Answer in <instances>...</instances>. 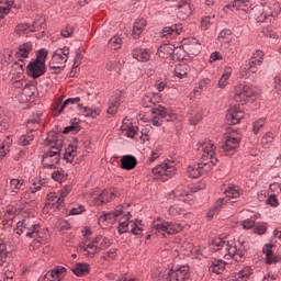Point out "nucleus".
I'll list each match as a JSON object with an SVG mask.
<instances>
[{
    "label": "nucleus",
    "mask_w": 281,
    "mask_h": 281,
    "mask_svg": "<svg viewBox=\"0 0 281 281\" xmlns=\"http://www.w3.org/2000/svg\"><path fill=\"white\" fill-rule=\"evenodd\" d=\"M52 178H53V180L59 181V183H61L63 181L67 180L68 173H66V171L63 169H58V170L53 171Z\"/></svg>",
    "instance_id": "nucleus-49"
},
{
    "label": "nucleus",
    "mask_w": 281,
    "mask_h": 281,
    "mask_svg": "<svg viewBox=\"0 0 281 281\" xmlns=\"http://www.w3.org/2000/svg\"><path fill=\"white\" fill-rule=\"evenodd\" d=\"M274 90L277 91V94L281 97V74L274 77Z\"/></svg>",
    "instance_id": "nucleus-64"
},
{
    "label": "nucleus",
    "mask_w": 281,
    "mask_h": 281,
    "mask_svg": "<svg viewBox=\"0 0 281 281\" xmlns=\"http://www.w3.org/2000/svg\"><path fill=\"white\" fill-rule=\"evenodd\" d=\"M151 173H154V177L158 180L166 181L168 178H172L177 173V167L175 161L166 160L151 168Z\"/></svg>",
    "instance_id": "nucleus-6"
},
{
    "label": "nucleus",
    "mask_w": 281,
    "mask_h": 281,
    "mask_svg": "<svg viewBox=\"0 0 281 281\" xmlns=\"http://www.w3.org/2000/svg\"><path fill=\"white\" fill-rule=\"evenodd\" d=\"M36 91L35 86L27 85L26 81H24V87L21 92L18 94V100L20 103H27V100H32V97H34Z\"/></svg>",
    "instance_id": "nucleus-19"
},
{
    "label": "nucleus",
    "mask_w": 281,
    "mask_h": 281,
    "mask_svg": "<svg viewBox=\"0 0 281 281\" xmlns=\"http://www.w3.org/2000/svg\"><path fill=\"white\" fill-rule=\"evenodd\" d=\"M161 156V148H155L151 150V154L149 155V164H153L155 160L159 159Z\"/></svg>",
    "instance_id": "nucleus-62"
},
{
    "label": "nucleus",
    "mask_w": 281,
    "mask_h": 281,
    "mask_svg": "<svg viewBox=\"0 0 281 281\" xmlns=\"http://www.w3.org/2000/svg\"><path fill=\"white\" fill-rule=\"evenodd\" d=\"M34 140V134L30 132L27 135H22L19 138V145L20 146H30V144Z\"/></svg>",
    "instance_id": "nucleus-53"
},
{
    "label": "nucleus",
    "mask_w": 281,
    "mask_h": 281,
    "mask_svg": "<svg viewBox=\"0 0 281 281\" xmlns=\"http://www.w3.org/2000/svg\"><path fill=\"white\" fill-rule=\"evenodd\" d=\"M151 55H153V52L149 50L148 48L138 47L132 50V57H134L138 61H148L150 60Z\"/></svg>",
    "instance_id": "nucleus-27"
},
{
    "label": "nucleus",
    "mask_w": 281,
    "mask_h": 281,
    "mask_svg": "<svg viewBox=\"0 0 281 281\" xmlns=\"http://www.w3.org/2000/svg\"><path fill=\"white\" fill-rule=\"evenodd\" d=\"M233 70L231 66H226L225 70L222 74V77L218 81V87L220 88H225L228 85V80L232 77Z\"/></svg>",
    "instance_id": "nucleus-38"
},
{
    "label": "nucleus",
    "mask_w": 281,
    "mask_h": 281,
    "mask_svg": "<svg viewBox=\"0 0 281 281\" xmlns=\"http://www.w3.org/2000/svg\"><path fill=\"white\" fill-rule=\"evenodd\" d=\"M14 4V0H0V14H8Z\"/></svg>",
    "instance_id": "nucleus-50"
},
{
    "label": "nucleus",
    "mask_w": 281,
    "mask_h": 281,
    "mask_svg": "<svg viewBox=\"0 0 281 281\" xmlns=\"http://www.w3.org/2000/svg\"><path fill=\"white\" fill-rule=\"evenodd\" d=\"M47 57H48V50H45V48H42L40 52H37V58L27 65L29 75L31 77L40 78L42 77V75L45 74L46 71L45 61Z\"/></svg>",
    "instance_id": "nucleus-5"
},
{
    "label": "nucleus",
    "mask_w": 281,
    "mask_h": 281,
    "mask_svg": "<svg viewBox=\"0 0 281 281\" xmlns=\"http://www.w3.org/2000/svg\"><path fill=\"white\" fill-rule=\"evenodd\" d=\"M112 241L103 235H98L92 241H85L82 247L90 256L101 252V250L108 249Z\"/></svg>",
    "instance_id": "nucleus-8"
},
{
    "label": "nucleus",
    "mask_w": 281,
    "mask_h": 281,
    "mask_svg": "<svg viewBox=\"0 0 281 281\" xmlns=\"http://www.w3.org/2000/svg\"><path fill=\"white\" fill-rule=\"evenodd\" d=\"M273 140H274V136H273L272 132H268L261 138V144H263V145L271 144V143H273Z\"/></svg>",
    "instance_id": "nucleus-63"
},
{
    "label": "nucleus",
    "mask_w": 281,
    "mask_h": 281,
    "mask_svg": "<svg viewBox=\"0 0 281 281\" xmlns=\"http://www.w3.org/2000/svg\"><path fill=\"white\" fill-rule=\"evenodd\" d=\"M182 31L183 27L181 24H175L170 27H164V31L160 33V37L175 38L177 35H180Z\"/></svg>",
    "instance_id": "nucleus-28"
},
{
    "label": "nucleus",
    "mask_w": 281,
    "mask_h": 281,
    "mask_svg": "<svg viewBox=\"0 0 281 281\" xmlns=\"http://www.w3.org/2000/svg\"><path fill=\"white\" fill-rule=\"evenodd\" d=\"M40 27L41 29H45V19L44 18L36 19L33 22V25H30V24H18L15 26V32L19 35L30 34V32H34V31H36V29H40Z\"/></svg>",
    "instance_id": "nucleus-16"
},
{
    "label": "nucleus",
    "mask_w": 281,
    "mask_h": 281,
    "mask_svg": "<svg viewBox=\"0 0 281 281\" xmlns=\"http://www.w3.org/2000/svg\"><path fill=\"white\" fill-rule=\"evenodd\" d=\"M72 272L77 277L88 276L90 272V266L88 263H76L72 268Z\"/></svg>",
    "instance_id": "nucleus-37"
},
{
    "label": "nucleus",
    "mask_w": 281,
    "mask_h": 281,
    "mask_svg": "<svg viewBox=\"0 0 281 281\" xmlns=\"http://www.w3.org/2000/svg\"><path fill=\"white\" fill-rule=\"evenodd\" d=\"M54 134H49L46 142L50 145L49 151L43 155L42 164L46 168H55L60 161V153L64 147V140L61 138H53Z\"/></svg>",
    "instance_id": "nucleus-4"
},
{
    "label": "nucleus",
    "mask_w": 281,
    "mask_h": 281,
    "mask_svg": "<svg viewBox=\"0 0 281 281\" xmlns=\"http://www.w3.org/2000/svg\"><path fill=\"white\" fill-rule=\"evenodd\" d=\"M231 40H232V31H229L228 29H225L220 32L217 41L221 44H229Z\"/></svg>",
    "instance_id": "nucleus-47"
},
{
    "label": "nucleus",
    "mask_w": 281,
    "mask_h": 281,
    "mask_svg": "<svg viewBox=\"0 0 281 281\" xmlns=\"http://www.w3.org/2000/svg\"><path fill=\"white\" fill-rule=\"evenodd\" d=\"M245 116V112L240 108V105H234L229 108L226 114V121L228 124H239L243 117Z\"/></svg>",
    "instance_id": "nucleus-17"
},
{
    "label": "nucleus",
    "mask_w": 281,
    "mask_h": 281,
    "mask_svg": "<svg viewBox=\"0 0 281 281\" xmlns=\"http://www.w3.org/2000/svg\"><path fill=\"white\" fill-rule=\"evenodd\" d=\"M227 9L249 12L250 9H252L251 0H235L232 4H226L224 11H226Z\"/></svg>",
    "instance_id": "nucleus-23"
},
{
    "label": "nucleus",
    "mask_w": 281,
    "mask_h": 281,
    "mask_svg": "<svg viewBox=\"0 0 281 281\" xmlns=\"http://www.w3.org/2000/svg\"><path fill=\"white\" fill-rule=\"evenodd\" d=\"M147 25L146 19H138L137 21L134 22V27L132 31V36L134 38H139L143 32L145 31Z\"/></svg>",
    "instance_id": "nucleus-34"
},
{
    "label": "nucleus",
    "mask_w": 281,
    "mask_h": 281,
    "mask_svg": "<svg viewBox=\"0 0 281 281\" xmlns=\"http://www.w3.org/2000/svg\"><path fill=\"white\" fill-rule=\"evenodd\" d=\"M10 119L3 114V109L0 108V133H5L10 127Z\"/></svg>",
    "instance_id": "nucleus-44"
},
{
    "label": "nucleus",
    "mask_w": 281,
    "mask_h": 281,
    "mask_svg": "<svg viewBox=\"0 0 281 281\" xmlns=\"http://www.w3.org/2000/svg\"><path fill=\"white\" fill-rule=\"evenodd\" d=\"M171 199H177L183 201V203H191L192 194L190 193V188L179 187L170 193Z\"/></svg>",
    "instance_id": "nucleus-18"
},
{
    "label": "nucleus",
    "mask_w": 281,
    "mask_h": 281,
    "mask_svg": "<svg viewBox=\"0 0 281 281\" xmlns=\"http://www.w3.org/2000/svg\"><path fill=\"white\" fill-rule=\"evenodd\" d=\"M240 144V136L236 134H231L227 136L226 140L221 145V151L225 155H234L236 148Z\"/></svg>",
    "instance_id": "nucleus-13"
},
{
    "label": "nucleus",
    "mask_w": 281,
    "mask_h": 281,
    "mask_svg": "<svg viewBox=\"0 0 281 281\" xmlns=\"http://www.w3.org/2000/svg\"><path fill=\"white\" fill-rule=\"evenodd\" d=\"M151 113L154 115L151 119V124L154 126H161L165 117H169L168 121L177 120V114H175V112L168 111V109H166L164 105H156L151 109Z\"/></svg>",
    "instance_id": "nucleus-11"
},
{
    "label": "nucleus",
    "mask_w": 281,
    "mask_h": 281,
    "mask_svg": "<svg viewBox=\"0 0 281 281\" xmlns=\"http://www.w3.org/2000/svg\"><path fill=\"white\" fill-rule=\"evenodd\" d=\"M248 71H250V74H257L258 71V66L254 56L250 57L248 61H245L243 66H240V77H246Z\"/></svg>",
    "instance_id": "nucleus-29"
},
{
    "label": "nucleus",
    "mask_w": 281,
    "mask_h": 281,
    "mask_svg": "<svg viewBox=\"0 0 281 281\" xmlns=\"http://www.w3.org/2000/svg\"><path fill=\"white\" fill-rule=\"evenodd\" d=\"M254 60L257 64V68L259 69L260 65H262L263 58H265V54L262 50H257L255 52V54L252 55Z\"/></svg>",
    "instance_id": "nucleus-56"
},
{
    "label": "nucleus",
    "mask_w": 281,
    "mask_h": 281,
    "mask_svg": "<svg viewBox=\"0 0 281 281\" xmlns=\"http://www.w3.org/2000/svg\"><path fill=\"white\" fill-rule=\"evenodd\" d=\"M267 233V224L266 223H255V234L263 235Z\"/></svg>",
    "instance_id": "nucleus-59"
},
{
    "label": "nucleus",
    "mask_w": 281,
    "mask_h": 281,
    "mask_svg": "<svg viewBox=\"0 0 281 281\" xmlns=\"http://www.w3.org/2000/svg\"><path fill=\"white\" fill-rule=\"evenodd\" d=\"M241 193H243V190H240L239 187L227 188V190L225 191V198L224 199L220 198V200L215 202L214 204L215 212L217 213L218 211H221L225 203H231V204L236 203L237 201L235 200H237V198H239Z\"/></svg>",
    "instance_id": "nucleus-10"
},
{
    "label": "nucleus",
    "mask_w": 281,
    "mask_h": 281,
    "mask_svg": "<svg viewBox=\"0 0 281 281\" xmlns=\"http://www.w3.org/2000/svg\"><path fill=\"white\" fill-rule=\"evenodd\" d=\"M14 220V214L12 211H7L4 214V220L2 221L3 225L5 226H12Z\"/></svg>",
    "instance_id": "nucleus-58"
},
{
    "label": "nucleus",
    "mask_w": 281,
    "mask_h": 281,
    "mask_svg": "<svg viewBox=\"0 0 281 281\" xmlns=\"http://www.w3.org/2000/svg\"><path fill=\"white\" fill-rule=\"evenodd\" d=\"M12 143H13L12 137L8 135L3 144L0 145V160L2 159V157H5L8 153H10V147L12 146Z\"/></svg>",
    "instance_id": "nucleus-43"
},
{
    "label": "nucleus",
    "mask_w": 281,
    "mask_h": 281,
    "mask_svg": "<svg viewBox=\"0 0 281 281\" xmlns=\"http://www.w3.org/2000/svg\"><path fill=\"white\" fill-rule=\"evenodd\" d=\"M273 244H266L263 247V254L266 255V263L272 266L273 263L280 262V257L273 254L272 250Z\"/></svg>",
    "instance_id": "nucleus-30"
},
{
    "label": "nucleus",
    "mask_w": 281,
    "mask_h": 281,
    "mask_svg": "<svg viewBox=\"0 0 281 281\" xmlns=\"http://www.w3.org/2000/svg\"><path fill=\"white\" fill-rule=\"evenodd\" d=\"M177 50H178V48L175 47V45L165 44L158 48L157 55L159 58H175V54Z\"/></svg>",
    "instance_id": "nucleus-26"
},
{
    "label": "nucleus",
    "mask_w": 281,
    "mask_h": 281,
    "mask_svg": "<svg viewBox=\"0 0 281 281\" xmlns=\"http://www.w3.org/2000/svg\"><path fill=\"white\" fill-rule=\"evenodd\" d=\"M120 104H121L120 95H112L110 99V105L108 108L106 113L110 114L111 116H114V114L117 113Z\"/></svg>",
    "instance_id": "nucleus-36"
},
{
    "label": "nucleus",
    "mask_w": 281,
    "mask_h": 281,
    "mask_svg": "<svg viewBox=\"0 0 281 281\" xmlns=\"http://www.w3.org/2000/svg\"><path fill=\"white\" fill-rule=\"evenodd\" d=\"M122 44H123V41L121 37H119V35H115L109 41L110 47L113 48L114 50H117L119 48H121Z\"/></svg>",
    "instance_id": "nucleus-54"
},
{
    "label": "nucleus",
    "mask_w": 281,
    "mask_h": 281,
    "mask_svg": "<svg viewBox=\"0 0 281 281\" xmlns=\"http://www.w3.org/2000/svg\"><path fill=\"white\" fill-rule=\"evenodd\" d=\"M194 5L190 1H180L178 3V15L180 19H187L192 15Z\"/></svg>",
    "instance_id": "nucleus-24"
},
{
    "label": "nucleus",
    "mask_w": 281,
    "mask_h": 281,
    "mask_svg": "<svg viewBox=\"0 0 281 281\" xmlns=\"http://www.w3.org/2000/svg\"><path fill=\"white\" fill-rule=\"evenodd\" d=\"M33 50L34 45L32 44V42H26L25 44L20 45V48L15 54V57L18 58V63L15 65L23 70V67H25V65H23V61L29 58Z\"/></svg>",
    "instance_id": "nucleus-15"
},
{
    "label": "nucleus",
    "mask_w": 281,
    "mask_h": 281,
    "mask_svg": "<svg viewBox=\"0 0 281 281\" xmlns=\"http://www.w3.org/2000/svg\"><path fill=\"white\" fill-rule=\"evenodd\" d=\"M281 12V5L278 1H267L263 3L262 5V13H261V18H259V21H261V19H268V18H276L277 15H279Z\"/></svg>",
    "instance_id": "nucleus-14"
},
{
    "label": "nucleus",
    "mask_w": 281,
    "mask_h": 281,
    "mask_svg": "<svg viewBox=\"0 0 281 281\" xmlns=\"http://www.w3.org/2000/svg\"><path fill=\"white\" fill-rule=\"evenodd\" d=\"M115 196H117L116 190H103L99 196V200L101 203H108V201L113 200Z\"/></svg>",
    "instance_id": "nucleus-42"
},
{
    "label": "nucleus",
    "mask_w": 281,
    "mask_h": 281,
    "mask_svg": "<svg viewBox=\"0 0 281 281\" xmlns=\"http://www.w3.org/2000/svg\"><path fill=\"white\" fill-rule=\"evenodd\" d=\"M8 260V252L5 250L4 244H0V273L4 272V267Z\"/></svg>",
    "instance_id": "nucleus-45"
},
{
    "label": "nucleus",
    "mask_w": 281,
    "mask_h": 281,
    "mask_svg": "<svg viewBox=\"0 0 281 281\" xmlns=\"http://www.w3.org/2000/svg\"><path fill=\"white\" fill-rule=\"evenodd\" d=\"M215 14L212 15H204L201 20V29L202 31H207V29L211 27L212 24H214Z\"/></svg>",
    "instance_id": "nucleus-52"
},
{
    "label": "nucleus",
    "mask_w": 281,
    "mask_h": 281,
    "mask_svg": "<svg viewBox=\"0 0 281 281\" xmlns=\"http://www.w3.org/2000/svg\"><path fill=\"white\" fill-rule=\"evenodd\" d=\"M14 4V0H0V14H8Z\"/></svg>",
    "instance_id": "nucleus-51"
},
{
    "label": "nucleus",
    "mask_w": 281,
    "mask_h": 281,
    "mask_svg": "<svg viewBox=\"0 0 281 281\" xmlns=\"http://www.w3.org/2000/svg\"><path fill=\"white\" fill-rule=\"evenodd\" d=\"M71 190H72V187H70V184H66V187L61 189L60 195L57 199V207L64 206L65 198L68 196Z\"/></svg>",
    "instance_id": "nucleus-46"
},
{
    "label": "nucleus",
    "mask_w": 281,
    "mask_h": 281,
    "mask_svg": "<svg viewBox=\"0 0 281 281\" xmlns=\"http://www.w3.org/2000/svg\"><path fill=\"white\" fill-rule=\"evenodd\" d=\"M66 276V268L65 267H56L50 271H47V273L44 277V281L50 280V281H60Z\"/></svg>",
    "instance_id": "nucleus-25"
},
{
    "label": "nucleus",
    "mask_w": 281,
    "mask_h": 281,
    "mask_svg": "<svg viewBox=\"0 0 281 281\" xmlns=\"http://www.w3.org/2000/svg\"><path fill=\"white\" fill-rule=\"evenodd\" d=\"M265 124H266L265 119H259L257 122H255L254 127H252V132H254L255 134L260 133V130H262V127L265 126Z\"/></svg>",
    "instance_id": "nucleus-61"
},
{
    "label": "nucleus",
    "mask_w": 281,
    "mask_h": 281,
    "mask_svg": "<svg viewBox=\"0 0 281 281\" xmlns=\"http://www.w3.org/2000/svg\"><path fill=\"white\" fill-rule=\"evenodd\" d=\"M209 248L212 252L222 250L225 259H233L234 262H243L246 254V248L241 241H227L220 237L210 241Z\"/></svg>",
    "instance_id": "nucleus-3"
},
{
    "label": "nucleus",
    "mask_w": 281,
    "mask_h": 281,
    "mask_svg": "<svg viewBox=\"0 0 281 281\" xmlns=\"http://www.w3.org/2000/svg\"><path fill=\"white\" fill-rule=\"evenodd\" d=\"M81 98L77 97V98H68L66 99L65 102H56L53 105V114L54 116H59V114L64 113L65 108L68 106V104H75V103H80Z\"/></svg>",
    "instance_id": "nucleus-22"
},
{
    "label": "nucleus",
    "mask_w": 281,
    "mask_h": 281,
    "mask_svg": "<svg viewBox=\"0 0 281 281\" xmlns=\"http://www.w3.org/2000/svg\"><path fill=\"white\" fill-rule=\"evenodd\" d=\"M235 266L234 261H231V263L228 261H224V260H212L210 263V272H214V273H223L224 270L227 268L232 269V267Z\"/></svg>",
    "instance_id": "nucleus-21"
},
{
    "label": "nucleus",
    "mask_w": 281,
    "mask_h": 281,
    "mask_svg": "<svg viewBox=\"0 0 281 281\" xmlns=\"http://www.w3.org/2000/svg\"><path fill=\"white\" fill-rule=\"evenodd\" d=\"M241 226L244 229H247V231L255 227L256 226V216H251L248 220L243 221Z\"/></svg>",
    "instance_id": "nucleus-55"
},
{
    "label": "nucleus",
    "mask_w": 281,
    "mask_h": 281,
    "mask_svg": "<svg viewBox=\"0 0 281 281\" xmlns=\"http://www.w3.org/2000/svg\"><path fill=\"white\" fill-rule=\"evenodd\" d=\"M199 150L202 153L201 161L196 165H189L187 168V175L190 178H199L201 175L212 172L213 167L218 161V158L215 157L216 146L214 142H203Z\"/></svg>",
    "instance_id": "nucleus-2"
},
{
    "label": "nucleus",
    "mask_w": 281,
    "mask_h": 281,
    "mask_svg": "<svg viewBox=\"0 0 281 281\" xmlns=\"http://www.w3.org/2000/svg\"><path fill=\"white\" fill-rule=\"evenodd\" d=\"M151 277L156 281H171L172 280V269L155 270V271H153Z\"/></svg>",
    "instance_id": "nucleus-31"
},
{
    "label": "nucleus",
    "mask_w": 281,
    "mask_h": 281,
    "mask_svg": "<svg viewBox=\"0 0 281 281\" xmlns=\"http://www.w3.org/2000/svg\"><path fill=\"white\" fill-rule=\"evenodd\" d=\"M254 273V270L251 267H245L243 270L238 271L235 277L238 281H247L249 277H251Z\"/></svg>",
    "instance_id": "nucleus-40"
},
{
    "label": "nucleus",
    "mask_w": 281,
    "mask_h": 281,
    "mask_svg": "<svg viewBox=\"0 0 281 281\" xmlns=\"http://www.w3.org/2000/svg\"><path fill=\"white\" fill-rule=\"evenodd\" d=\"M25 188V180H23V178L19 179V178H12L10 180V189L12 191H14L15 193H18V191L20 190H24Z\"/></svg>",
    "instance_id": "nucleus-41"
},
{
    "label": "nucleus",
    "mask_w": 281,
    "mask_h": 281,
    "mask_svg": "<svg viewBox=\"0 0 281 281\" xmlns=\"http://www.w3.org/2000/svg\"><path fill=\"white\" fill-rule=\"evenodd\" d=\"M127 123V119H124L123 124L121 125V130L123 131V133H125V136L133 139L138 133V130L137 127H134V125H128Z\"/></svg>",
    "instance_id": "nucleus-35"
},
{
    "label": "nucleus",
    "mask_w": 281,
    "mask_h": 281,
    "mask_svg": "<svg viewBox=\"0 0 281 281\" xmlns=\"http://www.w3.org/2000/svg\"><path fill=\"white\" fill-rule=\"evenodd\" d=\"M75 157H77V144L72 143L67 146L64 154V159H66L67 161H72Z\"/></svg>",
    "instance_id": "nucleus-39"
},
{
    "label": "nucleus",
    "mask_w": 281,
    "mask_h": 281,
    "mask_svg": "<svg viewBox=\"0 0 281 281\" xmlns=\"http://www.w3.org/2000/svg\"><path fill=\"white\" fill-rule=\"evenodd\" d=\"M259 93V88L249 83H238L234 88V100L237 103H243L248 98L256 97Z\"/></svg>",
    "instance_id": "nucleus-7"
},
{
    "label": "nucleus",
    "mask_w": 281,
    "mask_h": 281,
    "mask_svg": "<svg viewBox=\"0 0 281 281\" xmlns=\"http://www.w3.org/2000/svg\"><path fill=\"white\" fill-rule=\"evenodd\" d=\"M137 167V158L133 155H123L121 158V168L124 170H133Z\"/></svg>",
    "instance_id": "nucleus-32"
},
{
    "label": "nucleus",
    "mask_w": 281,
    "mask_h": 281,
    "mask_svg": "<svg viewBox=\"0 0 281 281\" xmlns=\"http://www.w3.org/2000/svg\"><path fill=\"white\" fill-rule=\"evenodd\" d=\"M119 220V234L124 233H132L134 236H142L144 231V225L139 220H132L131 221V213L123 214V209L117 207L116 210L112 211L111 213H104L99 217V226L106 227L110 224L116 223Z\"/></svg>",
    "instance_id": "nucleus-1"
},
{
    "label": "nucleus",
    "mask_w": 281,
    "mask_h": 281,
    "mask_svg": "<svg viewBox=\"0 0 281 281\" xmlns=\"http://www.w3.org/2000/svg\"><path fill=\"white\" fill-rule=\"evenodd\" d=\"M183 229L182 224L177 223H169L168 221L164 220H156L151 224V231L154 233H160L162 236H166L168 234L169 236L180 233V231Z\"/></svg>",
    "instance_id": "nucleus-9"
},
{
    "label": "nucleus",
    "mask_w": 281,
    "mask_h": 281,
    "mask_svg": "<svg viewBox=\"0 0 281 281\" xmlns=\"http://www.w3.org/2000/svg\"><path fill=\"white\" fill-rule=\"evenodd\" d=\"M189 70L190 67L187 64H179L175 68V75L176 77L183 78L186 75H188Z\"/></svg>",
    "instance_id": "nucleus-48"
},
{
    "label": "nucleus",
    "mask_w": 281,
    "mask_h": 281,
    "mask_svg": "<svg viewBox=\"0 0 281 281\" xmlns=\"http://www.w3.org/2000/svg\"><path fill=\"white\" fill-rule=\"evenodd\" d=\"M26 237H31V239L41 237L40 224L31 223L30 218H26Z\"/></svg>",
    "instance_id": "nucleus-33"
},
{
    "label": "nucleus",
    "mask_w": 281,
    "mask_h": 281,
    "mask_svg": "<svg viewBox=\"0 0 281 281\" xmlns=\"http://www.w3.org/2000/svg\"><path fill=\"white\" fill-rule=\"evenodd\" d=\"M176 281H187L190 279V267L189 265H182L177 270L171 269V280Z\"/></svg>",
    "instance_id": "nucleus-20"
},
{
    "label": "nucleus",
    "mask_w": 281,
    "mask_h": 281,
    "mask_svg": "<svg viewBox=\"0 0 281 281\" xmlns=\"http://www.w3.org/2000/svg\"><path fill=\"white\" fill-rule=\"evenodd\" d=\"M26 222L27 220H22V221H19V223L16 224L15 234H18V236H21V234L24 233V229H27Z\"/></svg>",
    "instance_id": "nucleus-57"
},
{
    "label": "nucleus",
    "mask_w": 281,
    "mask_h": 281,
    "mask_svg": "<svg viewBox=\"0 0 281 281\" xmlns=\"http://www.w3.org/2000/svg\"><path fill=\"white\" fill-rule=\"evenodd\" d=\"M86 211V207L82 204H76L69 211V214L76 216L77 214H82Z\"/></svg>",
    "instance_id": "nucleus-60"
},
{
    "label": "nucleus",
    "mask_w": 281,
    "mask_h": 281,
    "mask_svg": "<svg viewBox=\"0 0 281 281\" xmlns=\"http://www.w3.org/2000/svg\"><path fill=\"white\" fill-rule=\"evenodd\" d=\"M69 54L70 49L68 47L57 48V50H55L53 54L49 67L54 70H56L57 68H61V65H65L68 60Z\"/></svg>",
    "instance_id": "nucleus-12"
}]
</instances>
